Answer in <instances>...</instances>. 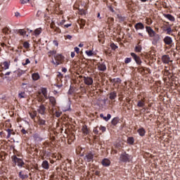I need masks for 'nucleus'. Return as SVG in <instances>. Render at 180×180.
I'll list each match as a JSON object with an SVG mask.
<instances>
[{"mask_svg": "<svg viewBox=\"0 0 180 180\" xmlns=\"http://www.w3.org/2000/svg\"><path fill=\"white\" fill-rule=\"evenodd\" d=\"M55 60H52L53 64L54 65H60V64H63L64 63V56L61 54H58L54 56Z\"/></svg>", "mask_w": 180, "mask_h": 180, "instance_id": "1", "label": "nucleus"}, {"mask_svg": "<svg viewBox=\"0 0 180 180\" xmlns=\"http://www.w3.org/2000/svg\"><path fill=\"white\" fill-rule=\"evenodd\" d=\"M12 160L15 162V164H17V165L18 167H22L25 165V162H23V160H22V159L16 157V155H13L12 157Z\"/></svg>", "mask_w": 180, "mask_h": 180, "instance_id": "2", "label": "nucleus"}, {"mask_svg": "<svg viewBox=\"0 0 180 180\" xmlns=\"http://www.w3.org/2000/svg\"><path fill=\"white\" fill-rule=\"evenodd\" d=\"M83 81L85 85L91 86L92 84H94V79H92L91 77H84Z\"/></svg>", "mask_w": 180, "mask_h": 180, "instance_id": "3", "label": "nucleus"}, {"mask_svg": "<svg viewBox=\"0 0 180 180\" xmlns=\"http://www.w3.org/2000/svg\"><path fill=\"white\" fill-rule=\"evenodd\" d=\"M129 160L130 156L127 153L122 154L120 157V160L122 161V162H128Z\"/></svg>", "mask_w": 180, "mask_h": 180, "instance_id": "4", "label": "nucleus"}, {"mask_svg": "<svg viewBox=\"0 0 180 180\" xmlns=\"http://www.w3.org/2000/svg\"><path fill=\"white\" fill-rule=\"evenodd\" d=\"M146 32H148V34L149 35V37H154L157 33H155V31L153 30L151 27L146 26Z\"/></svg>", "mask_w": 180, "mask_h": 180, "instance_id": "5", "label": "nucleus"}, {"mask_svg": "<svg viewBox=\"0 0 180 180\" xmlns=\"http://www.w3.org/2000/svg\"><path fill=\"white\" fill-rule=\"evenodd\" d=\"M84 161L86 162H91V161H94V154L92 153H88L84 156Z\"/></svg>", "mask_w": 180, "mask_h": 180, "instance_id": "6", "label": "nucleus"}, {"mask_svg": "<svg viewBox=\"0 0 180 180\" xmlns=\"http://www.w3.org/2000/svg\"><path fill=\"white\" fill-rule=\"evenodd\" d=\"M131 57H133L134 60H135L136 64H138L139 65H140V64H141V59L140 58V57L139 56H137L134 53H131Z\"/></svg>", "mask_w": 180, "mask_h": 180, "instance_id": "7", "label": "nucleus"}, {"mask_svg": "<svg viewBox=\"0 0 180 180\" xmlns=\"http://www.w3.org/2000/svg\"><path fill=\"white\" fill-rule=\"evenodd\" d=\"M162 61L164 64H169L171 62V58L169 55H164L162 56Z\"/></svg>", "mask_w": 180, "mask_h": 180, "instance_id": "8", "label": "nucleus"}, {"mask_svg": "<svg viewBox=\"0 0 180 180\" xmlns=\"http://www.w3.org/2000/svg\"><path fill=\"white\" fill-rule=\"evenodd\" d=\"M38 113L40 115H46V106L44 105H41L37 109Z\"/></svg>", "mask_w": 180, "mask_h": 180, "instance_id": "9", "label": "nucleus"}, {"mask_svg": "<svg viewBox=\"0 0 180 180\" xmlns=\"http://www.w3.org/2000/svg\"><path fill=\"white\" fill-rule=\"evenodd\" d=\"M163 41L165 44L169 46V44H172V38H171L170 37H166L163 39Z\"/></svg>", "mask_w": 180, "mask_h": 180, "instance_id": "10", "label": "nucleus"}, {"mask_svg": "<svg viewBox=\"0 0 180 180\" xmlns=\"http://www.w3.org/2000/svg\"><path fill=\"white\" fill-rule=\"evenodd\" d=\"M77 23L78 25H79L80 29H84V27L85 26V23H86V22L85 21V20L79 18V20H77Z\"/></svg>", "mask_w": 180, "mask_h": 180, "instance_id": "11", "label": "nucleus"}, {"mask_svg": "<svg viewBox=\"0 0 180 180\" xmlns=\"http://www.w3.org/2000/svg\"><path fill=\"white\" fill-rule=\"evenodd\" d=\"M97 67L99 71H106V65L103 63H98Z\"/></svg>", "mask_w": 180, "mask_h": 180, "instance_id": "12", "label": "nucleus"}, {"mask_svg": "<svg viewBox=\"0 0 180 180\" xmlns=\"http://www.w3.org/2000/svg\"><path fill=\"white\" fill-rule=\"evenodd\" d=\"M82 131L84 136L89 134V129H88V127L86 125H83L82 128Z\"/></svg>", "mask_w": 180, "mask_h": 180, "instance_id": "13", "label": "nucleus"}, {"mask_svg": "<svg viewBox=\"0 0 180 180\" xmlns=\"http://www.w3.org/2000/svg\"><path fill=\"white\" fill-rule=\"evenodd\" d=\"M137 106L139 108H144L146 106V99L143 98L138 101Z\"/></svg>", "mask_w": 180, "mask_h": 180, "instance_id": "14", "label": "nucleus"}, {"mask_svg": "<svg viewBox=\"0 0 180 180\" xmlns=\"http://www.w3.org/2000/svg\"><path fill=\"white\" fill-rule=\"evenodd\" d=\"M163 16H165V18H167V19H168L171 22H175V18L171 14H163Z\"/></svg>", "mask_w": 180, "mask_h": 180, "instance_id": "15", "label": "nucleus"}, {"mask_svg": "<svg viewBox=\"0 0 180 180\" xmlns=\"http://www.w3.org/2000/svg\"><path fill=\"white\" fill-rule=\"evenodd\" d=\"M101 164L103 167H109L110 165V160L109 159H104L102 160Z\"/></svg>", "mask_w": 180, "mask_h": 180, "instance_id": "16", "label": "nucleus"}, {"mask_svg": "<svg viewBox=\"0 0 180 180\" xmlns=\"http://www.w3.org/2000/svg\"><path fill=\"white\" fill-rule=\"evenodd\" d=\"M49 102L53 106H56V105H57V101L53 96L49 97Z\"/></svg>", "mask_w": 180, "mask_h": 180, "instance_id": "17", "label": "nucleus"}, {"mask_svg": "<svg viewBox=\"0 0 180 180\" xmlns=\"http://www.w3.org/2000/svg\"><path fill=\"white\" fill-rule=\"evenodd\" d=\"M135 29H136V30H143V29H144V25L141 22H138L135 25Z\"/></svg>", "mask_w": 180, "mask_h": 180, "instance_id": "18", "label": "nucleus"}, {"mask_svg": "<svg viewBox=\"0 0 180 180\" xmlns=\"http://www.w3.org/2000/svg\"><path fill=\"white\" fill-rule=\"evenodd\" d=\"M117 96V93L116 91H112L111 93H110V99H111V101H113L114 99H116V97Z\"/></svg>", "mask_w": 180, "mask_h": 180, "instance_id": "19", "label": "nucleus"}, {"mask_svg": "<svg viewBox=\"0 0 180 180\" xmlns=\"http://www.w3.org/2000/svg\"><path fill=\"white\" fill-rule=\"evenodd\" d=\"M6 131L8 132L7 139H10L11 134L15 135V131H13V129H7Z\"/></svg>", "mask_w": 180, "mask_h": 180, "instance_id": "20", "label": "nucleus"}, {"mask_svg": "<svg viewBox=\"0 0 180 180\" xmlns=\"http://www.w3.org/2000/svg\"><path fill=\"white\" fill-rule=\"evenodd\" d=\"M100 117L103 118V120L108 122L112 117V115H110V114H108L107 117H104L103 114H101Z\"/></svg>", "mask_w": 180, "mask_h": 180, "instance_id": "21", "label": "nucleus"}, {"mask_svg": "<svg viewBox=\"0 0 180 180\" xmlns=\"http://www.w3.org/2000/svg\"><path fill=\"white\" fill-rule=\"evenodd\" d=\"M138 133L139 135L141 136V137H143L146 135V130L143 129V128H141V129H138Z\"/></svg>", "mask_w": 180, "mask_h": 180, "instance_id": "22", "label": "nucleus"}, {"mask_svg": "<svg viewBox=\"0 0 180 180\" xmlns=\"http://www.w3.org/2000/svg\"><path fill=\"white\" fill-rule=\"evenodd\" d=\"M42 168H44V169H49V162L47 160H45L42 162Z\"/></svg>", "mask_w": 180, "mask_h": 180, "instance_id": "23", "label": "nucleus"}, {"mask_svg": "<svg viewBox=\"0 0 180 180\" xmlns=\"http://www.w3.org/2000/svg\"><path fill=\"white\" fill-rule=\"evenodd\" d=\"M111 82H114V84H120L122 80L120 78H114L110 79Z\"/></svg>", "mask_w": 180, "mask_h": 180, "instance_id": "24", "label": "nucleus"}, {"mask_svg": "<svg viewBox=\"0 0 180 180\" xmlns=\"http://www.w3.org/2000/svg\"><path fill=\"white\" fill-rule=\"evenodd\" d=\"M38 124H39V126H45L46 125V120H44L41 118H39Z\"/></svg>", "mask_w": 180, "mask_h": 180, "instance_id": "25", "label": "nucleus"}, {"mask_svg": "<svg viewBox=\"0 0 180 180\" xmlns=\"http://www.w3.org/2000/svg\"><path fill=\"white\" fill-rule=\"evenodd\" d=\"M40 33H41V28L39 27V28H37L34 31V34L35 36H39L40 34Z\"/></svg>", "mask_w": 180, "mask_h": 180, "instance_id": "26", "label": "nucleus"}, {"mask_svg": "<svg viewBox=\"0 0 180 180\" xmlns=\"http://www.w3.org/2000/svg\"><path fill=\"white\" fill-rule=\"evenodd\" d=\"M117 123H119V118H117V117L113 118L112 120L111 121V124L113 126H116V124H117Z\"/></svg>", "mask_w": 180, "mask_h": 180, "instance_id": "27", "label": "nucleus"}, {"mask_svg": "<svg viewBox=\"0 0 180 180\" xmlns=\"http://www.w3.org/2000/svg\"><path fill=\"white\" fill-rule=\"evenodd\" d=\"M39 78H40L39 73L32 74V79H34V81H37V79H39Z\"/></svg>", "mask_w": 180, "mask_h": 180, "instance_id": "28", "label": "nucleus"}, {"mask_svg": "<svg viewBox=\"0 0 180 180\" xmlns=\"http://www.w3.org/2000/svg\"><path fill=\"white\" fill-rule=\"evenodd\" d=\"M19 176L21 178V179H26V178H29V176L27 174H22V172H20Z\"/></svg>", "mask_w": 180, "mask_h": 180, "instance_id": "29", "label": "nucleus"}, {"mask_svg": "<svg viewBox=\"0 0 180 180\" xmlns=\"http://www.w3.org/2000/svg\"><path fill=\"white\" fill-rule=\"evenodd\" d=\"M134 50L136 53H141V50H142L141 45L136 46Z\"/></svg>", "mask_w": 180, "mask_h": 180, "instance_id": "30", "label": "nucleus"}, {"mask_svg": "<svg viewBox=\"0 0 180 180\" xmlns=\"http://www.w3.org/2000/svg\"><path fill=\"white\" fill-rule=\"evenodd\" d=\"M30 116L31 119H34L36 116H37V111H33L32 112H29Z\"/></svg>", "mask_w": 180, "mask_h": 180, "instance_id": "31", "label": "nucleus"}, {"mask_svg": "<svg viewBox=\"0 0 180 180\" xmlns=\"http://www.w3.org/2000/svg\"><path fill=\"white\" fill-rule=\"evenodd\" d=\"M41 94L44 95V98H46V99H47V89L45 88H43L41 89Z\"/></svg>", "mask_w": 180, "mask_h": 180, "instance_id": "32", "label": "nucleus"}, {"mask_svg": "<svg viewBox=\"0 0 180 180\" xmlns=\"http://www.w3.org/2000/svg\"><path fill=\"white\" fill-rule=\"evenodd\" d=\"M164 32H167V34H171L172 33V29H171V27H167L166 30L163 29Z\"/></svg>", "mask_w": 180, "mask_h": 180, "instance_id": "33", "label": "nucleus"}, {"mask_svg": "<svg viewBox=\"0 0 180 180\" xmlns=\"http://www.w3.org/2000/svg\"><path fill=\"white\" fill-rule=\"evenodd\" d=\"M3 65H4L3 68L4 70H8L9 69V64L7 61L4 62Z\"/></svg>", "mask_w": 180, "mask_h": 180, "instance_id": "34", "label": "nucleus"}, {"mask_svg": "<svg viewBox=\"0 0 180 180\" xmlns=\"http://www.w3.org/2000/svg\"><path fill=\"white\" fill-rule=\"evenodd\" d=\"M154 39V41H155V43H157V41H160V35L158 34H155V35L153 36Z\"/></svg>", "mask_w": 180, "mask_h": 180, "instance_id": "35", "label": "nucleus"}, {"mask_svg": "<svg viewBox=\"0 0 180 180\" xmlns=\"http://www.w3.org/2000/svg\"><path fill=\"white\" fill-rule=\"evenodd\" d=\"M127 141H128L129 144H133L134 143V138L129 137V138H128Z\"/></svg>", "mask_w": 180, "mask_h": 180, "instance_id": "36", "label": "nucleus"}, {"mask_svg": "<svg viewBox=\"0 0 180 180\" xmlns=\"http://www.w3.org/2000/svg\"><path fill=\"white\" fill-rule=\"evenodd\" d=\"M18 33L20 36H26V31L25 30H19Z\"/></svg>", "mask_w": 180, "mask_h": 180, "instance_id": "37", "label": "nucleus"}, {"mask_svg": "<svg viewBox=\"0 0 180 180\" xmlns=\"http://www.w3.org/2000/svg\"><path fill=\"white\" fill-rule=\"evenodd\" d=\"M23 46L25 47V49H29V47H30V44H29V42L25 41L23 44Z\"/></svg>", "mask_w": 180, "mask_h": 180, "instance_id": "38", "label": "nucleus"}, {"mask_svg": "<svg viewBox=\"0 0 180 180\" xmlns=\"http://www.w3.org/2000/svg\"><path fill=\"white\" fill-rule=\"evenodd\" d=\"M8 32H9V29L8 27L3 29V33H4V34H9Z\"/></svg>", "mask_w": 180, "mask_h": 180, "instance_id": "39", "label": "nucleus"}, {"mask_svg": "<svg viewBox=\"0 0 180 180\" xmlns=\"http://www.w3.org/2000/svg\"><path fill=\"white\" fill-rule=\"evenodd\" d=\"M56 53H57L56 51H51L48 53L49 54V57H51V56H54V54H56Z\"/></svg>", "mask_w": 180, "mask_h": 180, "instance_id": "40", "label": "nucleus"}, {"mask_svg": "<svg viewBox=\"0 0 180 180\" xmlns=\"http://www.w3.org/2000/svg\"><path fill=\"white\" fill-rule=\"evenodd\" d=\"M113 20H115V19L113 18H108L107 22L108 24L113 23Z\"/></svg>", "mask_w": 180, "mask_h": 180, "instance_id": "41", "label": "nucleus"}, {"mask_svg": "<svg viewBox=\"0 0 180 180\" xmlns=\"http://www.w3.org/2000/svg\"><path fill=\"white\" fill-rule=\"evenodd\" d=\"M86 53L87 54V56H94V53H92V51H86Z\"/></svg>", "mask_w": 180, "mask_h": 180, "instance_id": "42", "label": "nucleus"}, {"mask_svg": "<svg viewBox=\"0 0 180 180\" xmlns=\"http://www.w3.org/2000/svg\"><path fill=\"white\" fill-rule=\"evenodd\" d=\"M131 61V58H127L124 60L125 64H129Z\"/></svg>", "mask_w": 180, "mask_h": 180, "instance_id": "43", "label": "nucleus"}, {"mask_svg": "<svg viewBox=\"0 0 180 180\" xmlns=\"http://www.w3.org/2000/svg\"><path fill=\"white\" fill-rule=\"evenodd\" d=\"M18 77H20L23 75V70H18L17 71Z\"/></svg>", "mask_w": 180, "mask_h": 180, "instance_id": "44", "label": "nucleus"}, {"mask_svg": "<svg viewBox=\"0 0 180 180\" xmlns=\"http://www.w3.org/2000/svg\"><path fill=\"white\" fill-rule=\"evenodd\" d=\"M54 32H56V33H61V30L58 27H56L54 28Z\"/></svg>", "mask_w": 180, "mask_h": 180, "instance_id": "45", "label": "nucleus"}, {"mask_svg": "<svg viewBox=\"0 0 180 180\" xmlns=\"http://www.w3.org/2000/svg\"><path fill=\"white\" fill-rule=\"evenodd\" d=\"M110 47L112 49V50H116V49H117V46H116L115 44H111Z\"/></svg>", "mask_w": 180, "mask_h": 180, "instance_id": "46", "label": "nucleus"}, {"mask_svg": "<svg viewBox=\"0 0 180 180\" xmlns=\"http://www.w3.org/2000/svg\"><path fill=\"white\" fill-rule=\"evenodd\" d=\"M23 95H25V91L20 93V94H18V96H19V98H25V96H23Z\"/></svg>", "mask_w": 180, "mask_h": 180, "instance_id": "47", "label": "nucleus"}, {"mask_svg": "<svg viewBox=\"0 0 180 180\" xmlns=\"http://www.w3.org/2000/svg\"><path fill=\"white\" fill-rule=\"evenodd\" d=\"M27 64H30V60L29 58H27L25 60V63L23 64V65H27Z\"/></svg>", "mask_w": 180, "mask_h": 180, "instance_id": "48", "label": "nucleus"}, {"mask_svg": "<svg viewBox=\"0 0 180 180\" xmlns=\"http://www.w3.org/2000/svg\"><path fill=\"white\" fill-rule=\"evenodd\" d=\"M100 130L103 133V131H106V127H100Z\"/></svg>", "mask_w": 180, "mask_h": 180, "instance_id": "49", "label": "nucleus"}, {"mask_svg": "<svg viewBox=\"0 0 180 180\" xmlns=\"http://www.w3.org/2000/svg\"><path fill=\"white\" fill-rule=\"evenodd\" d=\"M75 51L77 53V54H79V48L76 46L75 48Z\"/></svg>", "mask_w": 180, "mask_h": 180, "instance_id": "50", "label": "nucleus"}, {"mask_svg": "<svg viewBox=\"0 0 180 180\" xmlns=\"http://www.w3.org/2000/svg\"><path fill=\"white\" fill-rule=\"evenodd\" d=\"M21 133H22V134H26V133H27V131L25 129H21Z\"/></svg>", "mask_w": 180, "mask_h": 180, "instance_id": "51", "label": "nucleus"}, {"mask_svg": "<svg viewBox=\"0 0 180 180\" xmlns=\"http://www.w3.org/2000/svg\"><path fill=\"white\" fill-rule=\"evenodd\" d=\"M56 117H60V116H61V113H60L58 112H56Z\"/></svg>", "mask_w": 180, "mask_h": 180, "instance_id": "52", "label": "nucleus"}, {"mask_svg": "<svg viewBox=\"0 0 180 180\" xmlns=\"http://www.w3.org/2000/svg\"><path fill=\"white\" fill-rule=\"evenodd\" d=\"M100 174H101V172H99V171L95 172V175H97V176H99Z\"/></svg>", "mask_w": 180, "mask_h": 180, "instance_id": "53", "label": "nucleus"}, {"mask_svg": "<svg viewBox=\"0 0 180 180\" xmlns=\"http://www.w3.org/2000/svg\"><path fill=\"white\" fill-rule=\"evenodd\" d=\"M71 57H72V58H74V57H75V52L71 53Z\"/></svg>", "mask_w": 180, "mask_h": 180, "instance_id": "54", "label": "nucleus"}, {"mask_svg": "<svg viewBox=\"0 0 180 180\" xmlns=\"http://www.w3.org/2000/svg\"><path fill=\"white\" fill-rule=\"evenodd\" d=\"M15 16H16V18H19V16H20V13L17 12L15 13Z\"/></svg>", "mask_w": 180, "mask_h": 180, "instance_id": "55", "label": "nucleus"}, {"mask_svg": "<svg viewBox=\"0 0 180 180\" xmlns=\"http://www.w3.org/2000/svg\"><path fill=\"white\" fill-rule=\"evenodd\" d=\"M67 39H68L69 40H71V39H72V37L71 35H67Z\"/></svg>", "mask_w": 180, "mask_h": 180, "instance_id": "56", "label": "nucleus"}, {"mask_svg": "<svg viewBox=\"0 0 180 180\" xmlns=\"http://www.w3.org/2000/svg\"><path fill=\"white\" fill-rule=\"evenodd\" d=\"M94 133H95V134H98V129L96 128L94 129Z\"/></svg>", "mask_w": 180, "mask_h": 180, "instance_id": "57", "label": "nucleus"}, {"mask_svg": "<svg viewBox=\"0 0 180 180\" xmlns=\"http://www.w3.org/2000/svg\"><path fill=\"white\" fill-rule=\"evenodd\" d=\"M62 71H63V72H67V68H63L62 69Z\"/></svg>", "mask_w": 180, "mask_h": 180, "instance_id": "58", "label": "nucleus"}, {"mask_svg": "<svg viewBox=\"0 0 180 180\" xmlns=\"http://www.w3.org/2000/svg\"><path fill=\"white\" fill-rule=\"evenodd\" d=\"M50 27H51V29H54V23H51V25H50Z\"/></svg>", "mask_w": 180, "mask_h": 180, "instance_id": "59", "label": "nucleus"}, {"mask_svg": "<svg viewBox=\"0 0 180 180\" xmlns=\"http://www.w3.org/2000/svg\"><path fill=\"white\" fill-rule=\"evenodd\" d=\"M58 77H60L61 78H63V75L61 74V72H58Z\"/></svg>", "mask_w": 180, "mask_h": 180, "instance_id": "60", "label": "nucleus"}, {"mask_svg": "<svg viewBox=\"0 0 180 180\" xmlns=\"http://www.w3.org/2000/svg\"><path fill=\"white\" fill-rule=\"evenodd\" d=\"M70 26H71V24L65 25V27H70Z\"/></svg>", "mask_w": 180, "mask_h": 180, "instance_id": "61", "label": "nucleus"}, {"mask_svg": "<svg viewBox=\"0 0 180 180\" xmlns=\"http://www.w3.org/2000/svg\"><path fill=\"white\" fill-rule=\"evenodd\" d=\"M11 75V72H7L5 75Z\"/></svg>", "mask_w": 180, "mask_h": 180, "instance_id": "62", "label": "nucleus"}, {"mask_svg": "<svg viewBox=\"0 0 180 180\" xmlns=\"http://www.w3.org/2000/svg\"><path fill=\"white\" fill-rule=\"evenodd\" d=\"M79 47H84V44H80L79 45Z\"/></svg>", "mask_w": 180, "mask_h": 180, "instance_id": "63", "label": "nucleus"}, {"mask_svg": "<svg viewBox=\"0 0 180 180\" xmlns=\"http://www.w3.org/2000/svg\"><path fill=\"white\" fill-rule=\"evenodd\" d=\"M22 4H26V1H25V0H22Z\"/></svg>", "mask_w": 180, "mask_h": 180, "instance_id": "64", "label": "nucleus"}]
</instances>
